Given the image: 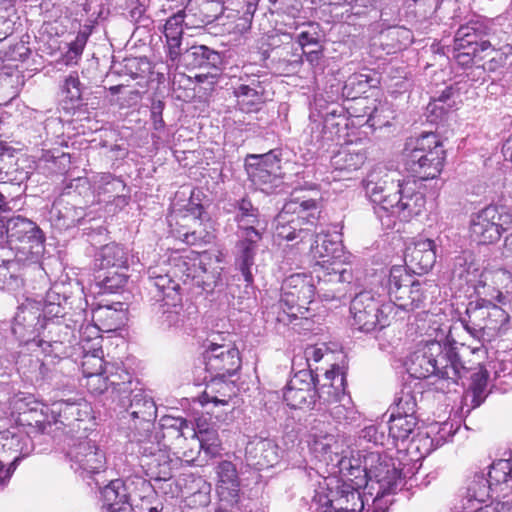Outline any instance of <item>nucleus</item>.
<instances>
[{
    "label": "nucleus",
    "mask_w": 512,
    "mask_h": 512,
    "mask_svg": "<svg viewBox=\"0 0 512 512\" xmlns=\"http://www.w3.org/2000/svg\"><path fill=\"white\" fill-rule=\"evenodd\" d=\"M216 473L220 497L229 502H236L240 483L235 465L230 461H222L217 465Z\"/></svg>",
    "instance_id": "nucleus-37"
},
{
    "label": "nucleus",
    "mask_w": 512,
    "mask_h": 512,
    "mask_svg": "<svg viewBox=\"0 0 512 512\" xmlns=\"http://www.w3.org/2000/svg\"><path fill=\"white\" fill-rule=\"evenodd\" d=\"M492 488L487 478L476 474L467 486L466 493L463 496V510L473 509L476 504L485 501L489 497V492Z\"/></svg>",
    "instance_id": "nucleus-44"
},
{
    "label": "nucleus",
    "mask_w": 512,
    "mask_h": 512,
    "mask_svg": "<svg viewBox=\"0 0 512 512\" xmlns=\"http://www.w3.org/2000/svg\"><path fill=\"white\" fill-rule=\"evenodd\" d=\"M90 186L87 178L78 177L73 179L64 188L63 193L53 202L49 211L50 219L57 222V225L70 228L84 220L86 212L80 205L79 196L88 193Z\"/></svg>",
    "instance_id": "nucleus-6"
},
{
    "label": "nucleus",
    "mask_w": 512,
    "mask_h": 512,
    "mask_svg": "<svg viewBox=\"0 0 512 512\" xmlns=\"http://www.w3.org/2000/svg\"><path fill=\"white\" fill-rule=\"evenodd\" d=\"M138 441L141 464L146 468V474L158 481L171 479L173 469L178 466V460L171 458L166 445L158 440V435L150 434L148 439Z\"/></svg>",
    "instance_id": "nucleus-8"
},
{
    "label": "nucleus",
    "mask_w": 512,
    "mask_h": 512,
    "mask_svg": "<svg viewBox=\"0 0 512 512\" xmlns=\"http://www.w3.org/2000/svg\"><path fill=\"white\" fill-rule=\"evenodd\" d=\"M74 324L75 333H78L80 341H90L91 339L99 337V328L96 325H92L86 320V312L80 310L75 314V319H69Z\"/></svg>",
    "instance_id": "nucleus-56"
},
{
    "label": "nucleus",
    "mask_w": 512,
    "mask_h": 512,
    "mask_svg": "<svg viewBox=\"0 0 512 512\" xmlns=\"http://www.w3.org/2000/svg\"><path fill=\"white\" fill-rule=\"evenodd\" d=\"M94 317L102 324V329L105 331L117 330L127 319L123 303L120 302L98 307L94 313Z\"/></svg>",
    "instance_id": "nucleus-43"
},
{
    "label": "nucleus",
    "mask_w": 512,
    "mask_h": 512,
    "mask_svg": "<svg viewBox=\"0 0 512 512\" xmlns=\"http://www.w3.org/2000/svg\"><path fill=\"white\" fill-rule=\"evenodd\" d=\"M44 328L48 329V333L36 342L45 353V357L59 359L68 357L73 342L77 339L74 324L66 323V319H56L46 322Z\"/></svg>",
    "instance_id": "nucleus-9"
},
{
    "label": "nucleus",
    "mask_w": 512,
    "mask_h": 512,
    "mask_svg": "<svg viewBox=\"0 0 512 512\" xmlns=\"http://www.w3.org/2000/svg\"><path fill=\"white\" fill-rule=\"evenodd\" d=\"M487 480L492 487L512 482V462L507 459L494 462L488 471Z\"/></svg>",
    "instance_id": "nucleus-52"
},
{
    "label": "nucleus",
    "mask_w": 512,
    "mask_h": 512,
    "mask_svg": "<svg viewBox=\"0 0 512 512\" xmlns=\"http://www.w3.org/2000/svg\"><path fill=\"white\" fill-rule=\"evenodd\" d=\"M444 154L438 136L433 132L424 133L406 143L405 167L414 177L433 179L442 170Z\"/></svg>",
    "instance_id": "nucleus-4"
},
{
    "label": "nucleus",
    "mask_w": 512,
    "mask_h": 512,
    "mask_svg": "<svg viewBox=\"0 0 512 512\" xmlns=\"http://www.w3.org/2000/svg\"><path fill=\"white\" fill-rule=\"evenodd\" d=\"M163 304L159 305V323L163 329H169L172 327H179L182 324V318L179 311L176 309V302L170 304L167 301H163Z\"/></svg>",
    "instance_id": "nucleus-57"
},
{
    "label": "nucleus",
    "mask_w": 512,
    "mask_h": 512,
    "mask_svg": "<svg viewBox=\"0 0 512 512\" xmlns=\"http://www.w3.org/2000/svg\"><path fill=\"white\" fill-rule=\"evenodd\" d=\"M220 54L210 49L205 45H193L187 48L184 52L179 50V57L176 58V62L172 65L178 66L183 65L187 69L196 68H216L221 64Z\"/></svg>",
    "instance_id": "nucleus-27"
},
{
    "label": "nucleus",
    "mask_w": 512,
    "mask_h": 512,
    "mask_svg": "<svg viewBox=\"0 0 512 512\" xmlns=\"http://www.w3.org/2000/svg\"><path fill=\"white\" fill-rule=\"evenodd\" d=\"M488 377V372L483 369H479L471 375L470 391L472 393L473 407L480 406L484 401Z\"/></svg>",
    "instance_id": "nucleus-55"
},
{
    "label": "nucleus",
    "mask_w": 512,
    "mask_h": 512,
    "mask_svg": "<svg viewBox=\"0 0 512 512\" xmlns=\"http://www.w3.org/2000/svg\"><path fill=\"white\" fill-rule=\"evenodd\" d=\"M336 442L332 425L315 420L309 432L308 444L310 448L316 453L324 454L330 451Z\"/></svg>",
    "instance_id": "nucleus-41"
},
{
    "label": "nucleus",
    "mask_w": 512,
    "mask_h": 512,
    "mask_svg": "<svg viewBox=\"0 0 512 512\" xmlns=\"http://www.w3.org/2000/svg\"><path fill=\"white\" fill-rule=\"evenodd\" d=\"M262 236L258 230L242 233L241 239L236 244L235 264L242 273L245 282H253L252 269L255 265L258 242Z\"/></svg>",
    "instance_id": "nucleus-19"
},
{
    "label": "nucleus",
    "mask_w": 512,
    "mask_h": 512,
    "mask_svg": "<svg viewBox=\"0 0 512 512\" xmlns=\"http://www.w3.org/2000/svg\"><path fill=\"white\" fill-rule=\"evenodd\" d=\"M161 421L163 429H165L168 434H176L178 438L183 437L185 435V429L189 428V423L184 418L166 416Z\"/></svg>",
    "instance_id": "nucleus-64"
},
{
    "label": "nucleus",
    "mask_w": 512,
    "mask_h": 512,
    "mask_svg": "<svg viewBox=\"0 0 512 512\" xmlns=\"http://www.w3.org/2000/svg\"><path fill=\"white\" fill-rule=\"evenodd\" d=\"M399 172L385 166L374 167L363 180L366 196L375 203V213L407 221L419 215L425 206V196L417 189L415 180H401Z\"/></svg>",
    "instance_id": "nucleus-1"
},
{
    "label": "nucleus",
    "mask_w": 512,
    "mask_h": 512,
    "mask_svg": "<svg viewBox=\"0 0 512 512\" xmlns=\"http://www.w3.org/2000/svg\"><path fill=\"white\" fill-rule=\"evenodd\" d=\"M193 437L196 438L206 458L211 459L221 455L223 450L222 442L219 438L218 430L214 427L201 428L199 426L198 431L194 432Z\"/></svg>",
    "instance_id": "nucleus-47"
},
{
    "label": "nucleus",
    "mask_w": 512,
    "mask_h": 512,
    "mask_svg": "<svg viewBox=\"0 0 512 512\" xmlns=\"http://www.w3.org/2000/svg\"><path fill=\"white\" fill-rule=\"evenodd\" d=\"M325 382L316 389V398L320 403L330 404L341 402L346 399L345 395V375L338 366L325 372Z\"/></svg>",
    "instance_id": "nucleus-32"
},
{
    "label": "nucleus",
    "mask_w": 512,
    "mask_h": 512,
    "mask_svg": "<svg viewBox=\"0 0 512 512\" xmlns=\"http://www.w3.org/2000/svg\"><path fill=\"white\" fill-rule=\"evenodd\" d=\"M83 374L91 380L102 381L98 388L100 391L107 390V378L103 377V360L95 355H86L82 363Z\"/></svg>",
    "instance_id": "nucleus-53"
},
{
    "label": "nucleus",
    "mask_w": 512,
    "mask_h": 512,
    "mask_svg": "<svg viewBox=\"0 0 512 512\" xmlns=\"http://www.w3.org/2000/svg\"><path fill=\"white\" fill-rule=\"evenodd\" d=\"M369 477L374 478L379 484V491L373 503V512H386V508L381 506L382 498L387 494L394 493L402 484L401 472L394 464L381 462L369 470Z\"/></svg>",
    "instance_id": "nucleus-20"
},
{
    "label": "nucleus",
    "mask_w": 512,
    "mask_h": 512,
    "mask_svg": "<svg viewBox=\"0 0 512 512\" xmlns=\"http://www.w3.org/2000/svg\"><path fill=\"white\" fill-rule=\"evenodd\" d=\"M226 377H211L205 391L199 398L200 403L205 406L213 403L215 406L228 405L236 395L237 388L233 381L225 380Z\"/></svg>",
    "instance_id": "nucleus-34"
},
{
    "label": "nucleus",
    "mask_w": 512,
    "mask_h": 512,
    "mask_svg": "<svg viewBox=\"0 0 512 512\" xmlns=\"http://www.w3.org/2000/svg\"><path fill=\"white\" fill-rule=\"evenodd\" d=\"M187 18V28H197L214 22L223 11L220 0H189L182 10Z\"/></svg>",
    "instance_id": "nucleus-24"
},
{
    "label": "nucleus",
    "mask_w": 512,
    "mask_h": 512,
    "mask_svg": "<svg viewBox=\"0 0 512 512\" xmlns=\"http://www.w3.org/2000/svg\"><path fill=\"white\" fill-rule=\"evenodd\" d=\"M417 426V418L415 415L396 414L391 411L389 417V436L394 440L405 441L414 432Z\"/></svg>",
    "instance_id": "nucleus-46"
},
{
    "label": "nucleus",
    "mask_w": 512,
    "mask_h": 512,
    "mask_svg": "<svg viewBox=\"0 0 512 512\" xmlns=\"http://www.w3.org/2000/svg\"><path fill=\"white\" fill-rule=\"evenodd\" d=\"M512 214L505 206L489 205L470 218V236L479 244H492L509 229Z\"/></svg>",
    "instance_id": "nucleus-7"
},
{
    "label": "nucleus",
    "mask_w": 512,
    "mask_h": 512,
    "mask_svg": "<svg viewBox=\"0 0 512 512\" xmlns=\"http://www.w3.org/2000/svg\"><path fill=\"white\" fill-rule=\"evenodd\" d=\"M392 310L391 303H382L372 291H362L356 294L350 304L351 325L364 333L382 330L389 325Z\"/></svg>",
    "instance_id": "nucleus-5"
},
{
    "label": "nucleus",
    "mask_w": 512,
    "mask_h": 512,
    "mask_svg": "<svg viewBox=\"0 0 512 512\" xmlns=\"http://www.w3.org/2000/svg\"><path fill=\"white\" fill-rule=\"evenodd\" d=\"M416 407V395L410 386L405 385L400 392L395 395L391 410L396 414L415 415Z\"/></svg>",
    "instance_id": "nucleus-51"
},
{
    "label": "nucleus",
    "mask_w": 512,
    "mask_h": 512,
    "mask_svg": "<svg viewBox=\"0 0 512 512\" xmlns=\"http://www.w3.org/2000/svg\"><path fill=\"white\" fill-rule=\"evenodd\" d=\"M425 284L413 278V286L410 287V301L409 304H404L405 311H413L422 306L426 299Z\"/></svg>",
    "instance_id": "nucleus-63"
},
{
    "label": "nucleus",
    "mask_w": 512,
    "mask_h": 512,
    "mask_svg": "<svg viewBox=\"0 0 512 512\" xmlns=\"http://www.w3.org/2000/svg\"><path fill=\"white\" fill-rule=\"evenodd\" d=\"M364 502L358 489L343 484L337 491V497L330 501L329 512H360Z\"/></svg>",
    "instance_id": "nucleus-40"
},
{
    "label": "nucleus",
    "mask_w": 512,
    "mask_h": 512,
    "mask_svg": "<svg viewBox=\"0 0 512 512\" xmlns=\"http://www.w3.org/2000/svg\"><path fill=\"white\" fill-rule=\"evenodd\" d=\"M411 286H413V276L407 272L406 268L393 266L388 279V294L393 308L404 310V304H409Z\"/></svg>",
    "instance_id": "nucleus-28"
},
{
    "label": "nucleus",
    "mask_w": 512,
    "mask_h": 512,
    "mask_svg": "<svg viewBox=\"0 0 512 512\" xmlns=\"http://www.w3.org/2000/svg\"><path fill=\"white\" fill-rule=\"evenodd\" d=\"M54 425L70 426L74 421H85L91 417L92 408L83 398L71 401L58 400L51 404Z\"/></svg>",
    "instance_id": "nucleus-22"
},
{
    "label": "nucleus",
    "mask_w": 512,
    "mask_h": 512,
    "mask_svg": "<svg viewBox=\"0 0 512 512\" xmlns=\"http://www.w3.org/2000/svg\"><path fill=\"white\" fill-rule=\"evenodd\" d=\"M202 449L198 442L196 441V438L192 439V441L189 443V447L185 448L181 452V456L176 457V459L179 462H184L188 465H195V466H203L205 462L208 460L204 456V458L201 457Z\"/></svg>",
    "instance_id": "nucleus-59"
},
{
    "label": "nucleus",
    "mask_w": 512,
    "mask_h": 512,
    "mask_svg": "<svg viewBox=\"0 0 512 512\" xmlns=\"http://www.w3.org/2000/svg\"><path fill=\"white\" fill-rule=\"evenodd\" d=\"M127 413L134 422V428L138 427L137 421L145 432H149L156 418L157 408L151 397L141 390L132 392Z\"/></svg>",
    "instance_id": "nucleus-26"
},
{
    "label": "nucleus",
    "mask_w": 512,
    "mask_h": 512,
    "mask_svg": "<svg viewBox=\"0 0 512 512\" xmlns=\"http://www.w3.org/2000/svg\"><path fill=\"white\" fill-rule=\"evenodd\" d=\"M283 399L288 406L294 409L304 406L314 408L316 404V391L297 388L287 384L283 391Z\"/></svg>",
    "instance_id": "nucleus-49"
},
{
    "label": "nucleus",
    "mask_w": 512,
    "mask_h": 512,
    "mask_svg": "<svg viewBox=\"0 0 512 512\" xmlns=\"http://www.w3.org/2000/svg\"><path fill=\"white\" fill-rule=\"evenodd\" d=\"M177 270L182 273V281L186 285L200 289L199 293H211L218 286L220 271L211 263H205L203 259L188 262L180 260L176 265Z\"/></svg>",
    "instance_id": "nucleus-13"
},
{
    "label": "nucleus",
    "mask_w": 512,
    "mask_h": 512,
    "mask_svg": "<svg viewBox=\"0 0 512 512\" xmlns=\"http://www.w3.org/2000/svg\"><path fill=\"white\" fill-rule=\"evenodd\" d=\"M204 364L211 377H231L239 371L241 358L234 346L211 344L204 353Z\"/></svg>",
    "instance_id": "nucleus-12"
},
{
    "label": "nucleus",
    "mask_w": 512,
    "mask_h": 512,
    "mask_svg": "<svg viewBox=\"0 0 512 512\" xmlns=\"http://www.w3.org/2000/svg\"><path fill=\"white\" fill-rule=\"evenodd\" d=\"M494 34L482 21H471L462 25L455 34L456 51L471 49L473 53L485 52L493 45Z\"/></svg>",
    "instance_id": "nucleus-15"
},
{
    "label": "nucleus",
    "mask_w": 512,
    "mask_h": 512,
    "mask_svg": "<svg viewBox=\"0 0 512 512\" xmlns=\"http://www.w3.org/2000/svg\"><path fill=\"white\" fill-rule=\"evenodd\" d=\"M3 217L0 237L6 235L11 249L15 250L17 261L39 263L45 252V237L41 229L31 220L22 216Z\"/></svg>",
    "instance_id": "nucleus-3"
},
{
    "label": "nucleus",
    "mask_w": 512,
    "mask_h": 512,
    "mask_svg": "<svg viewBox=\"0 0 512 512\" xmlns=\"http://www.w3.org/2000/svg\"><path fill=\"white\" fill-rule=\"evenodd\" d=\"M46 321L42 319L41 302L27 299L18 306L15 314L12 332L20 342L36 341L40 330L44 329Z\"/></svg>",
    "instance_id": "nucleus-11"
},
{
    "label": "nucleus",
    "mask_w": 512,
    "mask_h": 512,
    "mask_svg": "<svg viewBox=\"0 0 512 512\" xmlns=\"http://www.w3.org/2000/svg\"><path fill=\"white\" fill-rule=\"evenodd\" d=\"M245 460L258 470L272 467L279 460V447L271 439L255 437L246 444Z\"/></svg>",
    "instance_id": "nucleus-18"
},
{
    "label": "nucleus",
    "mask_w": 512,
    "mask_h": 512,
    "mask_svg": "<svg viewBox=\"0 0 512 512\" xmlns=\"http://www.w3.org/2000/svg\"><path fill=\"white\" fill-rule=\"evenodd\" d=\"M487 300L470 301L459 321L464 329L476 340H483V322L486 315Z\"/></svg>",
    "instance_id": "nucleus-35"
},
{
    "label": "nucleus",
    "mask_w": 512,
    "mask_h": 512,
    "mask_svg": "<svg viewBox=\"0 0 512 512\" xmlns=\"http://www.w3.org/2000/svg\"><path fill=\"white\" fill-rule=\"evenodd\" d=\"M71 468L80 475L95 474L104 470L106 458L99 447L91 440L74 444L68 451Z\"/></svg>",
    "instance_id": "nucleus-14"
},
{
    "label": "nucleus",
    "mask_w": 512,
    "mask_h": 512,
    "mask_svg": "<svg viewBox=\"0 0 512 512\" xmlns=\"http://www.w3.org/2000/svg\"><path fill=\"white\" fill-rule=\"evenodd\" d=\"M407 371L414 378L436 377L448 385L456 384L467 373L455 349L436 340L426 342L411 354Z\"/></svg>",
    "instance_id": "nucleus-2"
},
{
    "label": "nucleus",
    "mask_w": 512,
    "mask_h": 512,
    "mask_svg": "<svg viewBox=\"0 0 512 512\" xmlns=\"http://www.w3.org/2000/svg\"><path fill=\"white\" fill-rule=\"evenodd\" d=\"M96 279L103 291L108 293L116 292L127 282L126 276L122 273H119L117 269L107 271L100 270L96 276Z\"/></svg>",
    "instance_id": "nucleus-54"
},
{
    "label": "nucleus",
    "mask_w": 512,
    "mask_h": 512,
    "mask_svg": "<svg viewBox=\"0 0 512 512\" xmlns=\"http://www.w3.org/2000/svg\"><path fill=\"white\" fill-rule=\"evenodd\" d=\"M509 321L508 313L496 304L487 302L486 315L483 322V337L494 336Z\"/></svg>",
    "instance_id": "nucleus-48"
},
{
    "label": "nucleus",
    "mask_w": 512,
    "mask_h": 512,
    "mask_svg": "<svg viewBox=\"0 0 512 512\" xmlns=\"http://www.w3.org/2000/svg\"><path fill=\"white\" fill-rule=\"evenodd\" d=\"M493 39V45L485 51L486 54L483 58H488L482 65L484 70L495 71L499 67H502L509 56H512V45L505 44L499 46V42Z\"/></svg>",
    "instance_id": "nucleus-50"
},
{
    "label": "nucleus",
    "mask_w": 512,
    "mask_h": 512,
    "mask_svg": "<svg viewBox=\"0 0 512 512\" xmlns=\"http://www.w3.org/2000/svg\"><path fill=\"white\" fill-rule=\"evenodd\" d=\"M183 26L187 27V18L182 10L170 16L164 24L163 33L168 47L167 56L171 63L176 62V58L179 57Z\"/></svg>",
    "instance_id": "nucleus-36"
},
{
    "label": "nucleus",
    "mask_w": 512,
    "mask_h": 512,
    "mask_svg": "<svg viewBox=\"0 0 512 512\" xmlns=\"http://www.w3.org/2000/svg\"><path fill=\"white\" fill-rule=\"evenodd\" d=\"M34 449L33 442L28 433L19 429L0 432V453L7 458L12 472L17 462L28 456Z\"/></svg>",
    "instance_id": "nucleus-17"
},
{
    "label": "nucleus",
    "mask_w": 512,
    "mask_h": 512,
    "mask_svg": "<svg viewBox=\"0 0 512 512\" xmlns=\"http://www.w3.org/2000/svg\"><path fill=\"white\" fill-rule=\"evenodd\" d=\"M29 178V172L19 163L14 148L0 142V183L16 186L18 190Z\"/></svg>",
    "instance_id": "nucleus-21"
},
{
    "label": "nucleus",
    "mask_w": 512,
    "mask_h": 512,
    "mask_svg": "<svg viewBox=\"0 0 512 512\" xmlns=\"http://www.w3.org/2000/svg\"><path fill=\"white\" fill-rule=\"evenodd\" d=\"M404 261L414 273L428 272L436 262V245L431 239H419L406 248Z\"/></svg>",
    "instance_id": "nucleus-23"
},
{
    "label": "nucleus",
    "mask_w": 512,
    "mask_h": 512,
    "mask_svg": "<svg viewBox=\"0 0 512 512\" xmlns=\"http://www.w3.org/2000/svg\"><path fill=\"white\" fill-rule=\"evenodd\" d=\"M281 152L277 149L265 154L248 155L245 168L252 183L262 190L266 185H277L281 175Z\"/></svg>",
    "instance_id": "nucleus-10"
},
{
    "label": "nucleus",
    "mask_w": 512,
    "mask_h": 512,
    "mask_svg": "<svg viewBox=\"0 0 512 512\" xmlns=\"http://www.w3.org/2000/svg\"><path fill=\"white\" fill-rule=\"evenodd\" d=\"M308 249L313 258L322 259V264L329 263L330 260L339 259L343 254V246L340 240L333 239L329 234L314 230V237L311 241H306Z\"/></svg>",
    "instance_id": "nucleus-33"
},
{
    "label": "nucleus",
    "mask_w": 512,
    "mask_h": 512,
    "mask_svg": "<svg viewBox=\"0 0 512 512\" xmlns=\"http://www.w3.org/2000/svg\"><path fill=\"white\" fill-rule=\"evenodd\" d=\"M300 29L299 33L296 36L298 43L301 47H305L308 45H318L321 34H320V26L315 22L303 23L298 27Z\"/></svg>",
    "instance_id": "nucleus-58"
},
{
    "label": "nucleus",
    "mask_w": 512,
    "mask_h": 512,
    "mask_svg": "<svg viewBox=\"0 0 512 512\" xmlns=\"http://www.w3.org/2000/svg\"><path fill=\"white\" fill-rule=\"evenodd\" d=\"M316 381L317 378L314 375L313 369H300L294 374L288 384L297 388L316 391Z\"/></svg>",
    "instance_id": "nucleus-61"
},
{
    "label": "nucleus",
    "mask_w": 512,
    "mask_h": 512,
    "mask_svg": "<svg viewBox=\"0 0 512 512\" xmlns=\"http://www.w3.org/2000/svg\"><path fill=\"white\" fill-rule=\"evenodd\" d=\"M280 302L292 309L295 306L305 307L312 301L315 286L311 277L297 273L288 276L281 286Z\"/></svg>",
    "instance_id": "nucleus-16"
},
{
    "label": "nucleus",
    "mask_w": 512,
    "mask_h": 512,
    "mask_svg": "<svg viewBox=\"0 0 512 512\" xmlns=\"http://www.w3.org/2000/svg\"><path fill=\"white\" fill-rule=\"evenodd\" d=\"M95 265L99 270L126 268L127 253L123 247L111 243L103 246L95 259Z\"/></svg>",
    "instance_id": "nucleus-42"
},
{
    "label": "nucleus",
    "mask_w": 512,
    "mask_h": 512,
    "mask_svg": "<svg viewBox=\"0 0 512 512\" xmlns=\"http://www.w3.org/2000/svg\"><path fill=\"white\" fill-rule=\"evenodd\" d=\"M233 212L235 213L234 220L237 222L239 229L242 230V233L257 230L256 227L260 222L259 211L250 200L242 198L236 201Z\"/></svg>",
    "instance_id": "nucleus-45"
},
{
    "label": "nucleus",
    "mask_w": 512,
    "mask_h": 512,
    "mask_svg": "<svg viewBox=\"0 0 512 512\" xmlns=\"http://www.w3.org/2000/svg\"><path fill=\"white\" fill-rule=\"evenodd\" d=\"M103 512H133L129 503L130 493L126 482L121 479L110 481L102 491Z\"/></svg>",
    "instance_id": "nucleus-29"
},
{
    "label": "nucleus",
    "mask_w": 512,
    "mask_h": 512,
    "mask_svg": "<svg viewBox=\"0 0 512 512\" xmlns=\"http://www.w3.org/2000/svg\"><path fill=\"white\" fill-rule=\"evenodd\" d=\"M366 159V154L362 149L350 144L342 147L332 156L331 164L335 170L349 173L360 169Z\"/></svg>",
    "instance_id": "nucleus-39"
},
{
    "label": "nucleus",
    "mask_w": 512,
    "mask_h": 512,
    "mask_svg": "<svg viewBox=\"0 0 512 512\" xmlns=\"http://www.w3.org/2000/svg\"><path fill=\"white\" fill-rule=\"evenodd\" d=\"M275 236L279 239L305 245L314 237V230L310 227H302L301 220L293 218L282 208L275 218Z\"/></svg>",
    "instance_id": "nucleus-25"
},
{
    "label": "nucleus",
    "mask_w": 512,
    "mask_h": 512,
    "mask_svg": "<svg viewBox=\"0 0 512 512\" xmlns=\"http://www.w3.org/2000/svg\"><path fill=\"white\" fill-rule=\"evenodd\" d=\"M325 351H327V349L324 345H308L302 353L293 357V363L294 365H298V360H305L308 369H312L311 362H319L323 358Z\"/></svg>",
    "instance_id": "nucleus-62"
},
{
    "label": "nucleus",
    "mask_w": 512,
    "mask_h": 512,
    "mask_svg": "<svg viewBox=\"0 0 512 512\" xmlns=\"http://www.w3.org/2000/svg\"><path fill=\"white\" fill-rule=\"evenodd\" d=\"M148 283L150 289H155L156 296H159L157 301L171 300L172 302L180 301L178 290L180 284L176 282L168 273H158L157 268H149L148 270Z\"/></svg>",
    "instance_id": "nucleus-38"
},
{
    "label": "nucleus",
    "mask_w": 512,
    "mask_h": 512,
    "mask_svg": "<svg viewBox=\"0 0 512 512\" xmlns=\"http://www.w3.org/2000/svg\"><path fill=\"white\" fill-rule=\"evenodd\" d=\"M331 265H333L331 272L324 274L323 277L320 275L317 276L320 286L327 283L338 284L351 281L352 275L350 271L341 268L340 263L333 262Z\"/></svg>",
    "instance_id": "nucleus-60"
},
{
    "label": "nucleus",
    "mask_w": 512,
    "mask_h": 512,
    "mask_svg": "<svg viewBox=\"0 0 512 512\" xmlns=\"http://www.w3.org/2000/svg\"><path fill=\"white\" fill-rule=\"evenodd\" d=\"M234 95L239 109L245 113L258 111L264 103V88L255 77H248L245 82L235 87Z\"/></svg>",
    "instance_id": "nucleus-31"
},
{
    "label": "nucleus",
    "mask_w": 512,
    "mask_h": 512,
    "mask_svg": "<svg viewBox=\"0 0 512 512\" xmlns=\"http://www.w3.org/2000/svg\"><path fill=\"white\" fill-rule=\"evenodd\" d=\"M285 212L293 218L301 220L302 227H310L316 230V225L320 214V204L317 200L305 197L292 198L283 206Z\"/></svg>",
    "instance_id": "nucleus-30"
}]
</instances>
